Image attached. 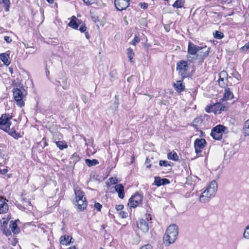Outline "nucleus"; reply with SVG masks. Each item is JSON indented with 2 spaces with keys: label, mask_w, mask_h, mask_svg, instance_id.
Instances as JSON below:
<instances>
[{
  "label": "nucleus",
  "mask_w": 249,
  "mask_h": 249,
  "mask_svg": "<svg viewBox=\"0 0 249 249\" xmlns=\"http://www.w3.org/2000/svg\"><path fill=\"white\" fill-rule=\"evenodd\" d=\"M12 117L9 114L2 115L0 118V129L8 133L9 135L14 138H17L18 134L16 132L17 127L16 124H13L10 121Z\"/></svg>",
  "instance_id": "f257e3e1"
},
{
  "label": "nucleus",
  "mask_w": 249,
  "mask_h": 249,
  "mask_svg": "<svg viewBox=\"0 0 249 249\" xmlns=\"http://www.w3.org/2000/svg\"><path fill=\"white\" fill-rule=\"evenodd\" d=\"M178 235V228L175 224L170 225L163 237V242L165 246H169L175 242Z\"/></svg>",
  "instance_id": "f03ea898"
},
{
  "label": "nucleus",
  "mask_w": 249,
  "mask_h": 249,
  "mask_svg": "<svg viewBox=\"0 0 249 249\" xmlns=\"http://www.w3.org/2000/svg\"><path fill=\"white\" fill-rule=\"evenodd\" d=\"M25 92L23 89H20L18 88L14 89L13 96L17 105L19 107L24 106V99L25 97Z\"/></svg>",
  "instance_id": "7ed1b4c3"
},
{
  "label": "nucleus",
  "mask_w": 249,
  "mask_h": 249,
  "mask_svg": "<svg viewBox=\"0 0 249 249\" xmlns=\"http://www.w3.org/2000/svg\"><path fill=\"white\" fill-rule=\"evenodd\" d=\"M200 49L198 50L196 57L187 55V58L189 61L198 59L203 60L208 56L210 52V48L207 47L206 45L200 46Z\"/></svg>",
  "instance_id": "20e7f679"
},
{
  "label": "nucleus",
  "mask_w": 249,
  "mask_h": 249,
  "mask_svg": "<svg viewBox=\"0 0 249 249\" xmlns=\"http://www.w3.org/2000/svg\"><path fill=\"white\" fill-rule=\"evenodd\" d=\"M226 128L222 125H217L212 130L211 135L214 139L220 140L222 138V133Z\"/></svg>",
  "instance_id": "39448f33"
},
{
  "label": "nucleus",
  "mask_w": 249,
  "mask_h": 249,
  "mask_svg": "<svg viewBox=\"0 0 249 249\" xmlns=\"http://www.w3.org/2000/svg\"><path fill=\"white\" fill-rule=\"evenodd\" d=\"M142 196L139 194H135L129 199L128 203L130 208H136L140 204H142Z\"/></svg>",
  "instance_id": "423d86ee"
},
{
  "label": "nucleus",
  "mask_w": 249,
  "mask_h": 249,
  "mask_svg": "<svg viewBox=\"0 0 249 249\" xmlns=\"http://www.w3.org/2000/svg\"><path fill=\"white\" fill-rule=\"evenodd\" d=\"M188 68V65L186 61L181 60L177 64V70L183 78L186 77V72Z\"/></svg>",
  "instance_id": "0eeeda50"
},
{
  "label": "nucleus",
  "mask_w": 249,
  "mask_h": 249,
  "mask_svg": "<svg viewBox=\"0 0 249 249\" xmlns=\"http://www.w3.org/2000/svg\"><path fill=\"white\" fill-rule=\"evenodd\" d=\"M130 0H114V3L119 11L125 10L129 5Z\"/></svg>",
  "instance_id": "6e6552de"
},
{
  "label": "nucleus",
  "mask_w": 249,
  "mask_h": 249,
  "mask_svg": "<svg viewBox=\"0 0 249 249\" xmlns=\"http://www.w3.org/2000/svg\"><path fill=\"white\" fill-rule=\"evenodd\" d=\"M206 143L205 140L201 139H197L196 140L194 143L195 148V151L196 154H198L201 152V149L205 146V144Z\"/></svg>",
  "instance_id": "1a4fd4ad"
},
{
  "label": "nucleus",
  "mask_w": 249,
  "mask_h": 249,
  "mask_svg": "<svg viewBox=\"0 0 249 249\" xmlns=\"http://www.w3.org/2000/svg\"><path fill=\"white\" fill-rule=\"evenodd\" d=\"M200 49V46L195 45L193 43L189 42L188 43L187 52L190 56L196 55L199 50Z\"/></svg>",
  "instance_id": "9d476101"
},
{
  "label": "nucleus",
  "mask_w": 249,
  "mask_h": 249,
  "mask_svg": "<svg viewBox=\"0 0 249 249\" xmlns=\"http://www.w3.org/2000/svg\"><path fill=\"white\" fill-rule=\"evenodd\" d=\"M206 190H207L210 194H211V195L214 196L217 190V183L216 181L215 180L211 181Z\"/></svg>",
  "instance_id": "9b49d317"
},
{
  "label": "nucleus",
  "mask_w": 249,
  "mask_h": 249,
  "mask_svg": "<svg viewBox=\"0 0 249 249\" xmlns=\"http://www.w3.org/2000/svg\"><path fill=\"white\" fill-rule=\"evenodd\" d=\"M214 196L210 195V193L205 190L200 196V201L203 203L208 202Z\"/></svg>",
  "instance_id": "f8f14e48"
},
{
  "label": "nucleus",
  "mask_w": 249,
  "mask_h": 249,
  "mask_svg": "<svg viewBox=\"0 0 249 249\" xmlns=\"http://www.w3.org/2000/svg\"><path fill=\"white\" fill-rule=\"evenodd\" d=\"M138 228L142 232H146L149 230L148 223L144 219H141L138 223Z\"/></svg>",
  "instance_id": "ddd939ff"
},
{
  "label": "nucleus",
  "mask_w": 249,
  "mask_h": 249,
  "mask_svg": "<svg viewBox=\"0 0 249 249\" xmlns=\"http://www.w3.org/2000/svg\"><path fill=\"white\" fill-rule=\"evenodd\" d=\"M81 21L75 16L71 18V20L68 23V26L74 29H77L79 25L81 24Z\"/></svg>",
  "instance_id": "4468645a"
},
{
  "label": "nucleus",
  "mask_w": 249,
  "mask_h": 249,
  "mask_svg": "<svg viewBox=\"0 0 249 249\" xmlns=\"http://www.w3.org/2000/svg\"><path fill=\"white\" fill-rule=\"evenodd\" d=\"M8 210V206L6 203V199L0 197V213H6Z\"/></svg>",
  "instance_id": "2eb2a0df"
},
{
  "label": "nucleus",
  "mask_w": 249,
  "mask_h": 249,
  "mask_svg": "<svg viewBox=\"0 0 249 249\" xmlns=\"http://www.w3.org/2000/svg\"><path fill=\"white\" fill-rule=\"evenodd\" d=\"M115 190L118 194L119 198L123 199L124 196V187L122 184H117L115 186Z\"/></svg>",
  "instance_id": "dca6fc26"
},
{
  "label": "nucleus",
  "mask_w": 249,
  "mask_h": 249,
  "mask_svg": "<svg viewBox=\"0 0 249 249\" xmlns=\"http://www.w3.org/2000/svg\"><path fill=\"white\" fill-rule=\"evenodd\" d=\"M225 106L220 103H217L213 105L214 108V114H220L222 111L224 110L225 108Z\"/></svg>",
  "instance_id": "f3484780"
},
{
  "label": "nucleus",
  "mask_w": 249,
  "mask_h": 249,
  "mask_svg": "<svg viewBox=\"0 0 249 249\" xmlns=\"http://www.w3.org/2000/svg\"><path fill=\"white\" fill-rule=\"evenodd\" d=\"M174 87L178 92H181L185 89V86L183 84L182 80L177 81L174 83Z\"/></svg>",
  "instance_id": "a211bd4d"
},
{
  "label": "nucleus",
  "mask_w": 249,
  "mask_h": 249,
  "mask_svg": "<svg viewBox=\"0 0 249 249\" xmlns=\"http://www.w3.org/2000/svg\"><path fill=\"white\" fill-rule=\"evenodd\" d=\"M76 201L77 208L80 210H84L87 206L86 199H78Z\"/></svg>",
  "instance_id": "6ab92c4d"
},
{
  "label": "nucleus",
  "mask_w": 249,
  "mask_h": 249,
  "mask_svg": "<svg viewBox=\"0 0 249 249\" xmlns=\"http://www.w3.org/2000/svg\"><path fill=\"white\" fill-rule=\"evenodd\" d=\"M9 55L6 53L0 54V59L3 63L6 66H8L10 64L9 60Z\"/></svg>",
  "instance_id": "aec40b11"
},
{
  "label": "nucleus",
  "mask_w": 249,
  "mask_h": 249,
  "mask_svg": "<svg viewBox=\"0 0 249 249\" xmlns=\"http://www.w3.org/2000/svg\"><path fill=\"white\" fill-rule=\"evenodd\" d=\"M16 222L17 221H11L10 222V227L11 228L12 232L15 234L18 233L20 231L19 228L18 227Z\"/></svg>",
  "instance_id": "412c9836"
},
{
  "label": "nucleus",
  "mask_w": 249,
  "mask_h": 249,
  "mask_svg": "<svg viewBox=\"0 0 249 249\" xmlns=\"http://www.w3.org/2000/svg\"><path fill=\"white\" fill-rule=\"evenodd\" d=\"M226 75H227L226 72L224 71H221L219 74V78L218 80V82L219 85L222 88H225L226 84L224 82L225 80H224V78L221 77V76H225Z\"/></svg>",
  "instance_id": "4be33fe9"
},
{
  "label": "nucleus",
  "mask_w": 249,
  "mask_h": 249,
  "mask_svg": "<svg viewBox=\"0 0 249 249\" xmlns=\"http://www.w3.org/2000/svg\"><path fill=\"white\" fill-rule=\"evenodd\" d=\"M74 193L76 196V201H77L79 199H86V197L84 196V193L81 190L75 189Z\"/></svg>",
  "instance_id": "5701e85b"
},
{
  "label": "nucleus",
  "mask_w": 249,
  "mask_h": 249,
  "mask_svg": "<svg viewBox=\"0 0 249 249\" xmlns=\"http://www.w3.org/2000/svg\"><path fill=\"white\" fill-rule=\"evenodd\" d=\"M243 133L245 136H249V119L246 121L244 124Z\"/></svg>",
  "instance_id": "b1692460"
},
{
  "label": "nucleus",
  "mask_w": 249,
  "mask_h": 249,
  "mask_svg": "<svg viewBox=\"0 0 249 249\" xmlns=\"http://www.w3.org/2000/svg\"><path fill=\"white\" fill-rule=\"evenodd\" d=\"M0 4H2L5 11H9L10 6V0H0Z\"/></svg>",
  "instance_id": "393cba45"
},
{
  "label": "nucleus",
  "mask_w": 249,
  "mask_h": 249,
  "mask_svg": "<svg viewBox=\"0 0 249 249\" xmlns=\"http://www.w3.org/2000/svg\"><path fill=\"white\" fill-rule=\"evenodd\" d=\"M167 158L168 159L174 161H177L178 160V157L177 153L174 151L168 153Z\"/></svg>",
  "instance_id": "a878e982"
},
{
  "label": "nucleus",
  "mask_w": 249,
  "mask_h": 249,
  "mask_svg": "<svg viewBox=\"0 0 249 249\" xmlns=\"http://www.w3.org/2000/svg\"><path fill=\"white\" fill-rule=\"evenodd\" d=\"M202 123V119L201 117H197L195 118L193 122V126L195 128H197L201 125Z\"/></svg>",
  "instance_id": "bb28decb"
},
{
  "label": "nucleus",
  "mask_w": 249,
  "mask_h": 249,
  "mask_svg": "<svg viewBox=\"0 0 249 249\" xmlns=\"http://www.w3.org/2000/svg\"><path fill=\"white\" fill-rule=\"evenodd\" d=\"M233 97V95L231 92L229 88H227L225 89V93L224 98L225 100H229L232 99Z\"/></svg>",
  "instance_id": "cd10ccee"
},
{
  "label": "nucleus",
  "mask_w": 249,
  "mask_h": 249,
  "mask_svg": "<svg viewBox=\"0 0 249 249\" xmlns=\"http://www.w3.org/2000/svg\"><path fill=\"white\" fill-rule=\"evenodd\" d=\"M85 162L88 166H92L94 165H96L99 163L98 160L96 159H86L85 160Z\"/></svg>",
  "instance_id": "c85d7f7f"
},
{
  "label": "nucleus",
  "mask_w": 249,
  "mask_h": 249,
  "mask_svg": "<svg viewBox=\"0 0 249 249\" xmlns=\"http://www.w3.org/2000/svg\"><path fill=\"white\" fill-rule=\"evenodd\" d=\"M127 55L128 56V57L129 58V60L130 62H133V58L134 55V53L133 52V50L132 48H129L127 49Z\"/></svg>",
  "instance_id": "c756f323"
},
{
  "label": "nucleus",
  "mask_w": 249,
  "mask_h": 249,
  "mask_svg": "<svg viewBox=\"0 0 249 249\" xmlns=\"http://www.w3.org/2000/svg\"><path fill=\"white\" fill-rule=\"evenodd\" d=\"M164 180L167 181V179H166V178L160 179V178H159V177L155 178L154 183L156 186H160L161 185H164Z\"/></svg>",
  "instance_id": "7c9ffc66"
},
{
  "label": "nucleus",
  "mask_w": 249,
  "mask_h": 249,
  "mask_svg": "<svg viewBox=\"0 0 249 249\" xmlns=\"http://www.w3.org/2000/svg\"><path fill=\"white\" fill-rule=\"evenodd\" d=\"M57 146L60 149L63 150L68 147V145L65 141H58L56 142Z\"/></svg>",
  "instance_id": "2f4dec72"
},
{
  "label": "nucleus",
  "mask_w": 249,
  "mask_h": 249,
  "mask_svg": "<svg viewBox=\"0 0 249 249\" xmlns=\"http://www.w3.org/2000/svg\"><path fill=\"white\" fill-rule=\"evenodd\" d=\"M184 3L182 0H177L174 3L173 6L176 8H181L183 6Z\"/></svg>",
  "instance_id": "473e14b6"
},
{
  "label": "nucleus",
  "mask_w": 249,
  "mask_h": 249,
  "mask_svg": "<svg viewBox=\"0 0 249 249\" xmlns=\"http://www.w3.org/2000/svg\"><path fill=\"white\" fill-rule=\"evenodd\" d=\"M159 165L160 166H164V167H167V166H172L173 165V163L171 162L170 161H168L167 160H160L159 162Z\"/></svg>",
  "instance_id": "72a5a7b5"
},
{
  "label": "nucleus",
  "mask_w": 249,
  "mask_h": 249,
  "mask_svg": "<svg viewBox=\"0 0 249 249\" xmlns=\"http://www.w3.org/2000/svg\"><path fill=\"white\" fill-rule=\"evenodd\" d=\"M68 239V236H62L60 238V242L62 245H67V244H69Z\"/></svg>",
  "instance_id": "f704fd0d"
},
{
  "label": "nucleus",
  "mask_w": 249,
  "mask_h": 249,
  "mask_svg": "<svg viewBox=\"0 0 249 249\" xmlns=\"http://www.w3.org/2000/svg\"><path fill=\"white\" fill-rule=\"evenodd\" d=\"M213 36L215 38L220 39L224 37V34L220 31H216L213 33Z\"/></svg>",
  "instance_id": "c9c22d12"
},
{
  "label": "nucleus",
  "mask_w": 249,
  "mask_h": 249,
  "mask_svg": "<svg viewBox=\"0 0 249 249\" xmlns=\"http://www.w3.org/2000/svg\"><path fill=\"white\" fill-rule=\"evenodd\" d=\"M241 52L246 53L249 51V42L246 43L245 45L240 48Z\"/></svg>",
  "instance_id": "e433bc0d"
},
{
  "label": "nucleus",
  "mask_w": 249,
  "mask_h": 249,
  "mask_svg": "<svg viewBox=\"0 0 249 249\" xmlns=\"http://www.w3.org/2000/svg\"><path fill=\"white\" fill-rule=\"evenodd\" d=\"M243 236L244 238L249 239V225L246 227L243 234Z\"/></svg>",
  "instance_id": "4c0bfd02"
},
{
  "label": "nucleus",
  "mask_w": 249,
  "mask_h": 249,
  "mask_svg": "<svg viewBox=\"0 0 249 249\" xmlns=\"http://www.w3.org/2000/svg\"><path fill=\"white\" fill-rule=\"evenodd\" d=\"M140 41V39L139 37L135 35L134 38L133 39L132 42H131V44L133 45L136 46L137 43H138Z\"/></svg>",
  "instance_id": "58836bf2"
},
{
  "label": "nucleus",
  "mask_w": 249,
  "mask_h": 249,
  "mask_svg": "<svg viewBox=\"0 0 249 249\" xmlns=\"http://www.w3.org/2000/svg\"><path fill=\"white\" fill-rule=\"evenodd\" d=\"M118 213L119 216L122 218H125L128 216L127 213L124 211H120Z\"/></svg>",
  "instance_id": "ea45409f"
},
{
  "label": "nucleus",
  "mask_w": 249,
  "mask_h": 249,
  "mask_svg": "<svg viewBox=\"0 0 249 249\" xmlns=\"http://www.w3.org/2000/svg\"><path fill=\"white\" fill-rule=\"evenodd\" d=\"M213 105H212V106H208L205 107V111L208 113H210V112H214V108H213Z\"/></svg>",
  "instance_id": "a19ab883"
},
{
  "label": "nucleus",
  "mask_w": 249,
  "mask_h": 249,
  "mask_svg": "<svg viewBox=\"0 0 249 249\" xmlns=\"http://www.w3.org/2000/svg\"><path fill=\"white\" fill-rule=\"evenodd\" d=\"M71 159L74 162H77L80 160V157L77 153H75L72 155Z\"/></svg>",
  "instance_id": "79ce46f5"
},
{
  "label": "nucleus",
  "mask_w": 249,
  "mask_h": 249,
  "mask_svg": "<svg viewBox=\"0 0 249 249\" xmlns=\"http://www.w3.org/2000/svg\"><path fill=\"white\" fill-rule=\"evenodd\" d=\"M79 31L81 33H85L87 32V27H86L85 24L83 23L82 25H81L79 28Z\"/></svg>",
  "instance_id": "37998d69"
},
{
  "label": "nucleus",
  "mask_w": 249,
  "mask_h": 249,
  "mask_svg": "<svg viewBox=\"0 0 249 249\" xmlns=\"http://www.w3.org/2000/svg\"><path fill=\"white\" fill-rule=\"evenodd\" d=\"M140 249H153V247L150 244H146L142 246Z\"/></svg>",
  "instance_id": "c03bdc74"
},
{
  "label": "nucleus",
  "mask_w": 249,
  "mask_h": 249,
  "mask_svg": "<svg viewBox=\"0 0 249 249\" xmlns=\"http://www.w3.org/2000/svg\"><path fill=\"white\" fill-rule=\"evenodd\" d=\"M94 207L98 211H100L102 207V206L99 203H95L94 204Z\"/></svg>",
  "instance_id": "a18cd8bd"
},
{
  "label": "nucleus",
  "mask_w": 249,
  "mask_h": 249,
  "mask_svg": "<svg viewBox=\"0 0 249 249\" xmlns=\"http://www.w3.org/2000/svg\"><path fill=\"white\" fill-rule=\"evenodd\" d=\"M83 1L87 5H90L92 3H94L96 0H83Z\"/></svg>",
  "instance_id": "49530a36"
},
{
  "label": "nucleus",
  "mask_w": 249,
  "mask_h": 249,
  "mask_svg": "<svg viewBox=\"0 0 249 249\" xmlns=\"http://www.w3.org/2000/svg\"><path fill=\"white\" fill-rule=\"evenodd\" d=\"M109 180L112 184H115L118 182V179L116 178H110Z\"/></svg>",
  "instance_id": "de8ad7c7"
},
{
  "label": "nucleus",
  "mask_w": 249,
  "mask_h": 249,
  "mask_svg": "<svg viewBox=\"0 0 249 249\" xmlns=\"http://www.w3.org/2000/svg\"><path fill=\"white\" fill-rule=\"evenodd\" d=\"M124 208V205H117L116 206V209L118 211H121L122 209Z\"/></svg>",
  "instance_id": "09e8293b"
},
{
  "label": "nucleus",
  "mask_w": 249,
  "mask_h": 249,
  "mask_svg": "<svg viewBox=\"0 0 249 249\" xmlns=\"http://www.w3.org/2000/svg\"><path fill=\"white\" fill-rule=\"evenodd\" d=\"M140 6H141V7L142 8V9H145L147 8L148 7V4L146 3H140Z\"/></svg>",
  "instance_id": "8fccbe9b"
},
{
  "label": "nucleus",
  "mask_w": 249,
  "mask_h": 249,
  "mask_svg": "<svg viewBox=\"0 0 249 249\" xmlns=\"http://www.w3.org/2000/svg\"><path fill=\"white\" fill-rule=\"evenodd\" d=\"M4 40L5 41H6L7 43H10V42L12 41V39L10 38V37L9 36H5L4 37Z\"/></svg>",
  "instance_id": "3c124183"
},
{
  "label": "nucleus",
  "mask_w": 249,
  "mask_h": 249,
  "mask_svg": "<svg viewBox=\"0 0 249 249\" xmlns=\"http://www.w3.org/2000/svg\"><path fill=\"white\" fill-rule=\"evenodd\" d=\"M1 224H3V226L7 225L8 223V221L4 218H3L2 220L0 221Z\"/></svg>",
  "instance_id": "603ef678"
},
{
  "label": "nucleus",
  "mask_w": 249,
  "mask_h": 249,
  "mask_svg": "<svg viewBox=\"0 0 249 249\" xmlns=\"http://www.w3.org/2000/svg\"><path fill=\"white\" fill-rule=\"evenodd\" d=\"M222 3H230L231 2L232 0H220Z\"/></svg>",
  "instance_id": "864d4df0"
},
{
  "label": "nucleus",
  "mask_w": 249,
  "mask_h": 249,
  "mask_svg": "<svg viewBox=\"0 0 249 249\" xmlns=\"http://www.w3.org/2000/svg\"><path fill=\"white\" fill-rule=\"evenodd\" d=\"M85 36L87 39H89L90 37V36H89V34L88 33V32H85Z\"/></svg>",
  "instance_id": "5fc2aeb1"
},
{
  "label": "nucleus",
  "mask_w": 249,
  "mask_h": 249,
  "mask_svg": "<svg viewBox=\"0 0 249 249\" xmlns=\"http://www.w3.org/2000/svg\"><path fill=\"white\" fill-rule=\"evenodd\" d=\"M170 183V181L169 180L167 179V181L166 180H164V184H168Z\"/></svg>",
  "instance_id": "6e6d98bb"
},
{
  "label": "nucleus",
  "mask_w": 249,
  "mask_h": 249,
  "mask_svg": "<svg viewBox=\"0 0 249 249\" xmlns=\"http://www.w3.org/2000/svg\"><path fill=\"white\" fill-rule=\"evenodd\" d=\"M49 3H53V0H46Z\"/></svg>",
  "instance_id": "4d7b16f0"
},
{
  "label": "nucleus",
  "mask_w": 249,
  "mask_h": 249,
  "mask_svg": "<svg viewBox=\"0 0 249 249\" xmlns=\"http://www.w3.org/2000/svg\"><path fill=\"white\" fill-rule=\"evenodd\" d=\"M68 249H76L74 246L71 247Z\"/></svg>",
  "instance_id": "13d9d810"
},
{
  "label": "nucleus",
  "mask_w": 249,
  "mask_h": 249,
  "mask_svg": "<svg viewBox=\"0 0 249 249\" xmlns=\"http://www.w3.org/2000/svg\"><path fill=\"white\" fill-rule=\"evenodd\" d=\"M9 71L11 72V73H12L13 72V69L11 68H9Z\"/></svg>",
  "instance_id": "bf43d9fd"
},
{
  "label": "nucleus",
  "mask_w": 249,
  "mask_h": 249,
  "mask_svg": "<svg viewBox=\"0 0 249 249\" xmlns=\"http://www.w3.org/2000/svg\"><path fill=\"white\" fill-rule=\"evenodd\" d=\"M56 84L57 86H59L60 84V82L59 81H57V83Z\"/></svg>",
  "instance_id": "052dcab7"
},
{
  "label": "nucleus",
  "mask_w": 249,
  "mask_h": 249,
  "mask_svg": "<svg viewBox=\"0 0 249 249\" xmlns=\"http://www.w3.org/2000/svg\"><path fill=\"white\" fill-rule=\"evenodd\" d=\"M63 88L64 89H67V86H64L63 87Z\"/></svg>",
  "instance_id": "680f3d73"
},
{
  "label": "nucleus",
  "mask_w": 249,
  "mask_h": 249,
  "mask_svg": "<svg viewBox=\"0 0 249 249\" xmlns=\"http://www.w3.org/2000/svg\"><path fill=\"white\" fill-rule=\"evenodd\" d=\"M10 234H11L10 231H8V232H7V235H10Z\"/></svg>",
  "instance_id": "e2e57ef3"
},
{
  "label": "nucleus",
  "mask_w": 249,
  "mask_h": 249,
  "mask_svg": "<svg viewBox=\"0 0 249 249\" xmlns=\"http://www.w3.org/2000/svg\"><path fill=\"white\" fill-rule=\"evenodd\" d=\"M233 12H232L231 14H229V16L232 15L233 14Z\"/></svg>",
  "instance_id": "0e129e2a"
},
{
  "label": "nucleus",
  "mask_w": 249,
  "mask_h": 249,
  "mask_svg": "<svg viewBox=\"0 0 249 249\" xmlns=\"http://www.w3.org/2000/svg\"><path fill=\"white\" fill-rule=\"evenodd\" d=\"M48 73H49V71H48L47 72H46L47 75H48Z\"/></svg>",
  "instance_id": "69168bd1"
},
{
  "label": "nucleus",
  "mask_w": 249,
  "mask_h": 249,
  "mask_svg": "<svg viewBox=\"0 0 249 249\" xmlns=\"http://www.w3.org/2000/svg\"><path fill=\"white\" fill-rule=\"evenodd\" d=\"M150 167V165H149V166H147V167H148H148Z\"/></svg>",
  "instance_id": "338daca9"
},
{
  "label": "nucleus",
  "mask_w": 249,
  "mask_h": 249,
  "mask_svg": "<svg viewBox=\"0 0 249 249\" xmlns=\"http://www.w3.org/2000/svg\"><path fill=\"white\" fill-rule=\"evenodd\" d=\"M45 145H46L47 144L46 142L45 143Z\"/></svg>",
  "instance_id": "774afa93"
}]
</instances>
